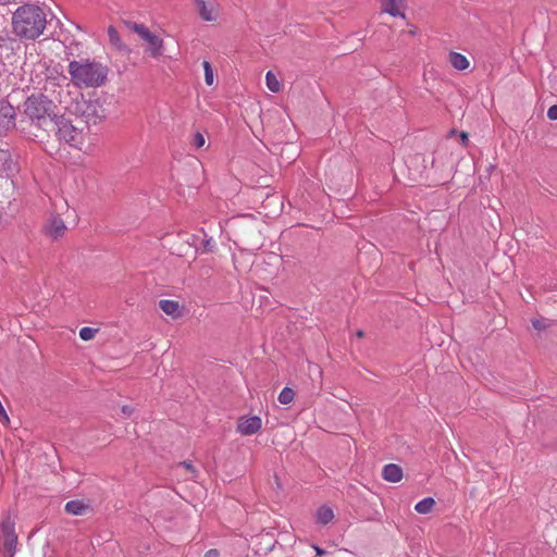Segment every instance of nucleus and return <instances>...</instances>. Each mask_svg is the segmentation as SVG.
Segmentation results:
<instances>
[{
	"label": "nucleus",
	"mask_w": 557,
	"mask_h": 557,
	"mask_svg": "<svg viewBox=\"0 0 557 557\" xmlns=\"http://www.w3.org/2000/svg\"><path fill=\"white\" fill-rule=\"evenodd\" d=\"M1 541L2 546L0 553L3 557H14L16 553L17 535L15 533V519L10 515L4 517L1 522Z\"/></svg>",
	"instance_id": "6"
},
{
	"label": "nucleus",
	"mask_w": 557,
	"mask_h": 557,
	"mask_svg": "<svg viewBox=\"0 0 557 557\" xmlns=\"http://www.w3.org/2000/svg\"><path fill=\"white\" fill-rule=\"evenodd\" d=\"M356 334H357L358 337H362L363 336V332L362 331H358Z\"/></svg>",
	"instance_id": "35"
},
{
	"label": "nucleus",
	"mask_w": 557,
	"mask_h": 557,
	"mask_svg": "<svg viewBox=\"0 0 557 557\" xmlns=\"http://www.w3.org/2000/svg\"><path fill=\"white\" fill-rule=\"evenodd\" d=\"M125 25L128 29L136 33L143 40L149 45L148 51L151 57L159 58L163 53V40L151 33L144 24L127 21Z\"/></svg>",
	"instance_id": "7"
},
{
	"label": "nucleus",
	"mask_w": 557,
	"mask_h": 557,
	"mask_svg": "<svg viewBox=\"0 0 557 557\" xmlns=\"http://www.w3.org/2000/svg\"><path fill=\"white\" fill-rule=\"evenodd\" d=\"M219 550L218 549H209L206 554H205V557H219Z\"/></svg>",
	"instance_id": "29"
},
{
	"label": "nucleus",
	"mask_w": 557,
	"mask_h": 557,
	"mask_svg": "<svg viewBox=\"0 0 557 557\" xmlns=\"http://www.w3.org/2000/svg\"><path fill=\"white\" fill-rule=\"evenodd\" d=\"M108 37H109V41L110 44L117 50L120 51H124V50H127V47L125 46V44L123 42V40L121 39L116 28L114 26H109L108 27Z\"/></svg>",
	"instance_id": "15"
},
{
	"label": "nucleus",
	"mask_w": 557,
	"mask_h": 557,
	"mask_svg": "<svg viewBox=\"0 0 557 557\" xmlns=\"http://www.w3.org/2000/svg\"><path fill=\"white\" fill-rule=\"evenodd\" d=\"M460 139H461V143L463 146H466L468 144V134L467 133H461L460 134Z\"/></svg>",
	"instance_id": "31"
},
{
	"label": "nucleus",
	"mask_w": 557,
	"mask_h": 557,
	"mask_svg": "<svg viewBox=\"0 0 557 557\" xmlns=\"http://www.w3.org/2000/svg\"><path fill=\"white\" fill-rule=\"evenodd\" d=\"M181 466L184 467L186 470H188L191 473L195 472L194 466H193V463L190 461H183L181 463Z\"/></svg>",
	"instance_id": "28"
},
{
	"label": "nucleus",
	"mask_w": 557,
	"mask_h": 557,
	"mask_svg": "<svg viewBox=\"0 0 557 557\" xmlns=\"http://www.w3.org/2000/svg\"><path fill=\"white\" fill-rule=\"evenodd\" d=\"M47 25L45 11L34 4H24L16 9L12 16L13 33L22 39L38 38Z\"/></svg>",
	"instance_id": "1"
},
{
	"label": "nucleus",
	"mask_w": 557,
	"mask_h": 557,
	"mask_svg": "<svg viewBox=\"0 0 557 557\" xmlns=\"http://www.w3.org/2000/svg\"><path fill=\"white\" fill-rule=\"evenodd\" d=\"M547 117L552 121H556L557 120V104H554L552 107L548 108L547 110Z\"/></svg>",
	"instance_id": "26"
},
{
	"label": "nucleus",
	"mask_w": 557,
	"mask_h": 557,
	"mask_svg": "<svg viewBox=\"0 0 557 557\" xmlns=\"http://www.w3.org/2000/svg\"><path fill=\"white\" fill-rule=\"evenodd\" d=\"M448 60L451 66L458 71H465L470 65L468 59L459 52H450Z\"/></svg>",
	"instance_id": "14"
},
{
	"label": "nucleus",
	"mask_w": 557,
	"mask_h": 557,
	"mask_svg": "<svg viewBox=\"0 0 557 557\" xmlns=\"http://www.w3.org/2000/svg\"><path fill=\"white\" fill-rule=\"evenodd\" d=\"M15 111L9 103L0 106V135L14 127Z\"/></svg>",
	"instance_id": "10"
},
{
	"label": "nucleus",
	"mask_w": 557,
	"mask_h": 557,
	"mask_svg": "<svg viewBox=\"0 0 557 557\" xmlns=\"http://www.w3.org/2000/svg\"><path fill=\"white\" fill-rule=\"evenodd\" d=\"M295 392L289 387H284L280 395H278V401L282 405H288L294 400Z\"/></svg>",
	"instance_id": "20"
},
{
	"label": "nucleus",
	"mask_w": 557,
	"mask_h": 557,
	"mask_svg": "<svg viewBox=\"0 0 557 557\" xmlns=\"http://www.w3.org/2000/svg\"><path fill=\"white\" fill-rule=\"evenodd\" d=\"M159 307L166 315L173 319H177L183 314L182 306L175 300L162 299L159 301Z\"/></svg>",
	"instance_id": "12"
},
{
	"label": "nucleus",
	"mask_w": 557,
	"mask_h": 557,
	"mask_svg": "<svg viewBox=\"0 0 557 557\" xmlns=\"http://www.w3.org/2000/svg\"><path fill=\"white\" fill-rule=\"evenodd\" d=\"M195 4L203 21L214 22L218 20L220 8L215 0H195Z\"/></svg>",
	"instance_id": "8"
},
{
	"label": "nucleus",
	"mask_w": 557,
	"mask_h": 557,
	"mask_svg": "<svg viewBox=\"0 0 557 557\" xmlns=\"http://www.w3.org/2000/svg\"><path fill=\"white\" fill-rule=\"evenodd\" d=\"M265 84H267V87L269 88V90H271L272 92L281 91V88H282L281 82L278 81V78L272 71H269L265 74Z\"/></svg>",
	"instance_id": "19"
},
{
	"label": "nucleus",
	"mask_w": 557,
	"mask_h": 557,
	"mask_svg": "<svg viewBox=\"0 0 557 557\" xmlns=\"http://www.w3.org/2000/svg\"><path fill=\"white\" fill-rule=\"evenodd\" d=\"M3 166H4V162H2V163L0 164V172L2 171Z\"/></svg>",
	"instance_id": "36"
},
{
	"label": "nucleus",
	"mask_w": 557,
	"mask_h": 557,
	"mask_svg": "<svg viewBox=\"0 0 557 557\" xmlns=\"http://www.w3.org/2000/svg\"><path fill=\"white\" fill-rule=\"evenodd\" d=\"M191 144L197 149L202 148L206 144L205 136L201 133H196L193 137Z\"/></svg>",
	"instance_id": "24"
},
{
	"label": "nucleus",
	"mask_w": 557,
	"mask_h": 557,
	"mask_svg": "<svg viewBox=\"0 0 557 557\" xmlns=\"http://www.w3.org/2000/svg\"><path fill=\"white\" fill-rule=\"evenodd\" d=\"M66 225L64 221L59 216H52L48 220L45 231L48 236L52 239H58L63 237L66 232Z\"/></svg>",
	"instance_id": "11"
},
{
	"label": "nucleus",
	"mask_w": 557,
	"mask_h": 557,
	"mask_svg": "<svg viewBox=\"0 0 557 557\" xmlns=\"http://www.w3.org/2000/svg\"><path fill=\"white\" fill-rule=\"evenodd\" d=\"M121 410L125 417H131L134 411V409L129 406H123Z\"/></svg>",
	"instance_id": "27"
},
{
	"label": "nucleus",
	"mask_w": 557,
	"mask_h": 557,
	"mask_svg": "<svg viewBox=\"0 0 557 557\" xmlns=\"http://www.w3.org/2000/svg\"><path fill=\"white\" fill-rule=\"evenodd\" d=\"M385 11L388 12L389 14H392L393 16L403 15L399 12V4L393 5V4L387 3Z\"/></svg>",
	"instance_id": "25"
},
{
	"label": "nucleus",
	"mask_w": 557,
	"mask_h": 557,
	"mask_svg": "<svg viewBox=\"0 0 557 557\" xmlns=\"http://www.w3.org/2000/svg\"><path fill=\"white\" fill-rule=\"evenodd\" d=\"M382 476L388 482L397 483L403 479V470L398 465L388 463L384 466Z\"/></svg>",
	"instance_id": "13"
},
{
	"label": "nucleus",
	"mask_w": 557,
	"mask_h": 557,
	"mask_svg": "<svg viewBox=\"0 0 557 557\" xmlns=\"http://www.w3.org/2000/svg\"><path fill=\"white\" fill-rule=\"evenodd\" d=\"M403 0H388V4H393V5H396V4H400Z\"/></svg>",
	"instance_id": "33"
},
{
	"label": "nucleus",
	"mask_w": 557,
	"mask_h": 557,
	"mask_svg": "<svg viewBox=\"0 0 557 557\" xmlns=\"http://www.w3.org/2000/svg\"><path fill=\"white\" fill-rule=\"evenodd\" d=\"M54 125L50 126V133H54L55 136L69 144L70 146L82 149L84 145V133L83 129L74 126L72 122L64 116H57Z\"/></svg>",
	"instance_id": "4"
},
{
	"label": "nucleus",
	"mask_w": 557,
	"mask_h": 557,
	"mask_svg": "<svg viewBox=\"0 0 557 557\" xmlns=\"http://www.w3.org/2000/svg\"><path fill=\"white\" fill-rule=\"evenodd\" d=\"M87 509L88 507L78 500H71L65 505V511L74 516H82L87 511Z\"/></svg>",
	"instance_id": "17"
},
{
	"label": "nucleus",
	"mask_w": 557,
	"mask_h": 557,
	"mask_svg": "<svg viewBox=\"0 0 557 557\" xmlns=\"http://www.w3.org/2000/svg\"><path fill=\"white\" fill-rule=\"evenodd\" d=\"M53 102L47 96L32 95L24 103V113L32 124L50 133V126L54 125L58 115L53 114Z\"/></svg>",
	"instance_id": "3"
},
{
	"label": "nucleus",
	"mask_w": 557,
	"mask_h": 557,
	"mask_svg": "<svg viewBox=\"0 0 557 557\" xmlns=\"http://www.w3.org/2000/svg\"><path fill=\"white\" fill-rule=\"evenodd\" d=\"M96 333H97L96 329H92L89 326H84L79 330V337L83 341H90L95 337Z\"/></svg>",
	"instance_id": "22"
},
{
	"label": "nucleus",
	"mask_w": 557,
	"mask_h": 557,
	"mask_svg": "<svg viewBox=\"0 0 557 557\" xmlns=\"http://www.w3.org/2000/svg\"><path fill=\"white\" fill-rule=\"evenodd\" d=\"M71 82L78 88H92L103 85L108 77V67L89 59L73 60L67 65Z\"/></svg>",
	"instance_id": "2"
},
{
	"label": "nucleus",
	"mask_w": 557,
	"mask_h": 557,
	"mask_svg": "<svg viewBox=\"0 0 557 557\" xmlns=\"http://www.w3.org/2000/svg\"><path fill=\"white\" fill-rule=\"evenodd\" d=\"M532 325L535 330L542 331L549 326V323L546 319L540 318V319H533Z\"/></svg>",
	"instance_id": "23"
},
{
	"label": "nucleus",
	"mask_w": 557,
	"mask_h": 557,
	"mask_svg": "<svg viewBox=\"0 0 557 557\" xmlns=\"http://www.w3.org/2000/svg\"><path fill=\"white\" fill-rule=\"evenodd\" d=\"M78 109L85 122L92 125L103 122L110 113L107 101L101 98L83 100Z\"/></svg>",
	"instance_id": "5"
},
{
	"label": "nucleus",
	"mask_w": 557,
	"mask_h": 557,
	"mask_svg": "<svg viewBox=\"0 0 557 557\" xmlns=\"http://www.w3.org/2000/svg\"><path fill=\"white\" fill-rule=\"evenodd\" d=\"M205 248L206 250H211L212 248V238H209L205 242Z\"/></svg>",
	"instance_id": "32"
},
{
	"label": "nucleus",
	"mask_w": 557,
	"mask_h": 557,
	"mask_svg": "<svg viewBox=\"0 0 557 557\" xmlns=\"http://www.w3.org/2000/svg\"><path fill=\"white\" fill-rule=\"evenodd\" d=\"M317 522L321 524H327L334 519V512L333 509L329 506H321L317 510Z\"/></svg>",
	"instance_id": "16"
},
{
	"label": "nucleus",
	"mask_w": 557,
	"mask_h": 557,
	"mask_svg": "<svg viewBox=\"0 0 557 557\" xmlns=\"http://www.w3.org/2000/svg\"><path fill=\"white\" fill-rule=\"evenodd\" d=\"M16 0H0V4L4 5L11 2H15Z\"/></svg>",
	"instance_id": "34"
},
{
	"label": "nucleus",
	"mask_w": 557,
	"mask_h": 557,
	"mask_svg": "<svg viewBox=\"0 0 557 557\" xmlns=\"http://www.w3.org/2000/svg\"><path fill=\"white\" fill-rule=\"evenodd\" d=\"M435 500L432 497H425L416 504L414 510L420 515H426L432 511Z\"/></svg>",
	"instance_id": "18"
},
{
	"label": "nucleus",
	"mask_w": 557,
	"mask_h": 557,
	"mask_svg": "<svg viewBox=\"0 0 557 557\" xmlns=\"http://www.w3.org/2000/svg\"><path fill=\"white\" fill-rule=\"evenodd\" d=\"M313 549L315 550V554L320 557L322 556H325L326 555V552L324 549H322L321 547L317 546V545H313L312 546Z\"/></svg>",
	"instance_id": "30"
},
{
	"label": "nucleus",
	"mask_w": 557,
	"mask_h": 557,
	"mask_svg": "<svg viewBox=\"0 0 557 557\" xmlns=\"http://www.w3.org/2000/svg\"><path fill=\"white\" fill-rule=\"evenodd\" d=\"M205 70V81L208 86H212L214 83L213 70L208 61L202 63Z\"/></svg>",
	"instance_id": "21"
},
{
	"label": "nucleus",
	"mask_w": 557,
	"mask_h": 557,
	"mask_svg": "<svg viewBox=\"0 0 557 557\" xmlns=\"http://www.w3.org/2000/svg\"><path fill=\"white\" fill-rule=\"evenodd\" d=\"M262 420L258 416L243 417L238 420L237 432L242 435H253L260 431Z\"/></svg>",
	"instance_id": "9"
}]
</instances>
